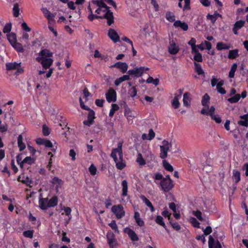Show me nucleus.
<instances>
[{"instance_id":"nucleus-1","label":"nucleus","mask_w":248,"mask_h":248,"mask_svg":"<svg viewBox=\"0 0 248 248\" xmlns=\"http://www.w3.org/2000/svg\"><path fill=\"white\" fill-rule=\"evenodd\" d=\"M122 146L123 143L119 142L117 148L113 149L110 155L116 163L117 169L120 170H123L126 166L125 162L123 161Z\"/></svg>"},{"instance_id":"nucleus-2","label":"nucleus","mask_w":248,"mask_h":248,"mask_svg":"<svg viewBox=\"0 0 248 248\" xmlns=\"http://www.w3.org/2000/svg\"><path fill=\"white\" fill-rule=\"evenodd\" d=\"M6 69L7 71L16 70L15 74L19 75L24 72L23 69L21 67V62H7L5 64Z\"/></svg>"},{"instance_id":"nucleus-3","label":"nucleus","mask_w":248,"mask_h":248,"mask_svg":"<svg viewBox=\"0 0 248 248\" xmlns=\"http://www.w3.org/2000/svg\"><path fill=\"white\" fill-rule=\"evenodd\" d=\"M162 145L160 146V157L162 159H165L168 156V151L171 147V144L166 140H164L162 141Z\"/></svg>"},{"instance_id":"nucleus-4","label":"nucleus","mask_w":248,"mask_h":248,"mask_svg":"<svg viewBox=\"0 0 248 248\" xmlns=\"http://www.w3.org/2000/svg\"><path fill=\"white\" fill-rule=\"evenodd\" d=\"M161 189L165 193L170 192L174 186L173 181H168L164 179L160 182Z\"/></svg>"},{"instance_id":"nucleus-5","label":"nucleus","mask_w":248,"mask_h":248,"mask_svg":"<svg viewBox=\"0 0 248 248\" xmlns=\"http://www.w3.org/2000/svg\"><path fill=\"white\" fill-rule=\"evenodd\" d=\"M148 67L144 66H141L140 67H135L133 69L129 70L127 73L129 75H134L135 77L138 78L142 76L144 72L146 71L149 70Z\"/></svg>"},{"instance_id":"nucleus-6","label":"nucleus","mask_w":248,"mask_h":248,"mask_svg":"<svg viewBox=\"0 0 248 248\" xmlns=\"http://www.w3.org/2000/svg\"><path fill=\"white\" fill-rule=\"evenodd\" d=\"M111 211L118 219L122 218L125 215L124 208L121 204L113 206L111 208Z\"/></svg>"},{"instance_id":"nucleus-7","label":"nucleus","mask_w":248,"mask_h":248,"mask_svg":"<svg viewBox=\"0 0 248 248\" xmlns=\"http://www.w3.org/2000/svg\"><path fill=\"white\" fill-rule=\"evenodd\" d=\"M36 60L40 62L45 69H48L52 64L53 62L51 58L37 57Z\"/></svg>"},{"instance_id":"nucleus-8","label":"nucleus","mask_w":248,"mask_h":248,"mask_svg":"<svg viewBox=\"0 0 248 248\" xmlns=\"http://www.w3.org/2000/svg\"><path fill=\"white\" fill-rule=\"evenodd\" d=\"M106 98L108 103L116 102L117 100L116 92L112 88H110L106 93Z\"/></svg>"},{"instance_id":"nucleus-9","label":"nucleus","mask_w":248,"mask_h":248,"mask_svg":"<svg viewBox=\"0 0 248 248\" xmlns=\"http://www.w3.org/2000/svg\"><path fill=\"white\" fill-rule=\"evenodd\" d=\"M88 110H89V113L87 116V120L83 121V124L85 125L90 126L94 122V119L95 118V112L90 108V109H88Z\"/></svg>"},{"instance_id":"nucleus-10","label":"nucleus","mask_w":248,"mask_h":248,"mask_svg":"<svg viewBox=\"0 0 248 248\" xmlns=\"http://www.w3.org/2000/svg\"><path fill=\"white\" fill-rule=\"evenodd\" d=\"M111 67H115L120 70L122 73H125L128 68V65L126 62H118L111 66Z\"/></svg>"},{"instance_id":"nucleus-11","label":"nucleus","mask_w":248,"mask_h":248,"mask_svg":"<svg viewBox=\"0 0 248 248\" xmlns=\"http://www.w3.org/2000/svg\"><path fill=\"white\" fill-rule=\"evenodd\" d=\"M102 19L105 18L107 20V24L110 26L114 23V16L113 13L109 10L106 11V13L101 16Z\"/></svg>"},{"instance_id":"nucleus-12","label":"nucleus","mask_w":248,"mask_h":248,"mask_svg":"<svg viewBox=\"0 0 248 248\" xmlns=\"http://www.w3.org/2000/svg\"><path fill=\"white\" fill-rule=\"evenodd\" d=\"M108 35L114 43H117L120 41V37L115 30L109 29L108 31Z\"/></svg>"},{"instance_id":"nucleus-13","label":"nucleus","mask_w":248,"mask_h":248,"mask_svg":"<svg viewBox=\"0 0 248 248\" xmlns=\"http://www.w3.org/2000/svg\"><path fill=\"white\" fill-rule=\"evenodd\" d=\"M50 183L54 185H56L55 190L57 193L58 192L59 189L61 188L63 184V181L62 179L59 178L58 177L55 176L52 179V180L50 181Z\"/></svg>"},{"instance_id":"nucleus-14","label":"nucleus","mask_w":248,"mask_h":248,"mask_svg":"<svg viewBox=\"0 0 248 248\" xmlns=\"http://www.w3.org/2000/svg\"><path fill=\"white\" fill-rule=\"evenodd\" d=\"M91 3L94 6H96L99 8H105L104 12L108 11L109 8L102 0H92Z\"/></svg>"},{"instance_id":"nucleus-15","label":"nucleus","mask_w":248,"mask_h":248,"mask_svg":"<svg viewBox=\"0 0 248 248\" xmlns=\"http://www.w3.org/2000/svg\"><path fill=\"white\" fill-rule=\"evenodd\" d=\"M208 246L209 248H222L220 243L218 240L215 242L211 235L209 237Z\"/></svg>"},{"instance_id":"nucleus-16","label":"nucleus","mask_w":248,"mask_h":248,"mask_svg":"<svg viewBox=\"0 0 248 248\" xmlns=\"http://www.w3.org/2000/svg\"><path fill=\"white\" fill-rule=\"evenodd\" d=\"M180 48L178 46H176L175 43L172 41L169 46L168 50L169 53L172 55L176 54L179 51Z\"/></svg>"},{"instance_id":"nucleus-17","label":"nucleus","mask_w":248,"mask_h":248,"mask_svg":"<svg viewBox=\"0 0 248 248\" xmlns=\"http://www.w3.org/2000/svg\"><path fill=\"white\" fill-rule=\"evenodd\" d=\"M125 232L128 235V236L133 241H137L139 238L136 232L132 229L126 228Z\"/></svg>"},{"instance_id":"nucleus-18","label":"nucleus","mask_w":248,"mask_h":248,"mask_svg":"<svg viewBox=\"0 0 248 248\" xmlns=\"http://www.w3.org/2000/svg\"><path fill=\"white\" fill-rule=\"evenodd\" d=\"M245 21L242 20H240L236 21L233 26L232 28V31L235 35L238 34V31L240 30L244 25Z\"/></svg>"},{"instance_id":"nucleus-19","label":"nucleus","mask_w":248,"mask_h":248,"mask_svg":"<svg viewBox=\"0 0 248 248\" xmlns=\"http://www.w3.org/2000/svg\"><path fill=\"white\" fill-rule=\"evenodd\" d=\"M218 17H222V15L218 13L217 11H215L213 15L208 14L206 16V18L208 20H211L212 23L214 24Z\"/></svg>"},{"instance_id":"nucleus-20","label":"nucleus","mask_w":248,"mask_h":248,"mask_svg":"<svg viewBox=\"0 0 248 248\" xmlns=\"http://www.w3.org/2000/svg\"><path fill=\"white\" fill-rule=\"evenodd\" d=\"M106 236L108 245H109L110 248H112L113 246V244L115 241L114 233H113V232L109 231L108 232Z\"/></svg>"},{"instance_id":"nucleus-21","label":"nucleus","mask_w":248,"mask_h":248,"mask_svg":"<svg viewBox=\"0 0 248 248\" xmlns=\"http://www.w3.org/2000/svg\"><path fill=\"white\" fill-rule=\"evenodd\" d=\"M35 159L31 156L26 157L20 163V167L22 168L24 164L32 165L35 163Z\"/></svg>"},{"instance_id":"nucleus-22","label":"nucleus","mask_w":248,"mask_h":248,"mask_svg":"<svg viewBox=\"0 0 248 248\" xmlns=\"http://www.w3.org/2000/svg\"><path fill=\"white\" fill-rule=\"evenodd\" d=\"M173 26L175 27H180L184 31L188 29V25L186 22H182L180 20H176L174 22Z\"/></svg>"},{"instance_id":"nucleus-23","label":"nucleus","mask_w":248,"mask_h":248,"mask_svg":"<svg viewBox=\"0 0 248 248\" xmlns=\"http://www.w3.org/2000/svg\"><path fill=\"white\" fill-rule=\"evenodd\" d=\"M47 202H48V198H40L39 200V205L40 208L43 210H46L48 207V204H47Z\"/></svg>"},{"instance_id":"nucleus-24","label":"nucleus","mask_w":248,"mask_h":248,"mask_svg":"<svg viewBox=\"0 0 248 248\" xmlns=\"http://www.w3.org/2000/svg\"><path fill=\"white\" fill-rule=\"evenodd\" d=\"M52 55L53 53L49 50L44 49L40 52L38 57L50 58V57H52Z\"/></svg>"},{"instance_id":"nucleus-25","label":"nucleus","mask_w":248,"mask_h":248,"mask_svg":"<svg viewBox=\"0 0 248 248\" xmlns=\"http://www.w3.org/2000/svg\"><path fill=\"white\" fill-rule=\"evenodd\" d=\"M141 200L144 202V203L150 208L151 211L153 212L155 211V209L153 205L151 202L147 199L144 195H141L140 197Z\"/></svg>"},{"instance_id":"nucleus-26","label":"nucleus","mask_w":248,"mask_h":248,"mask_svg":"<svg viewBox=\"0 0 248 248\" xmlns=\"http://www.w3.org/2000/svg\"><path fill=\"white\" fill-rule=\"evenodd\" d=\"M154 179L155 180L160 181H162L165 179L168 181H173L169 175H167L165 177H164L163 175L159 172H157L155 174Z\"/></svg>"},{"instance_id":"nucleus-27","label":"nucleus","mask_w":248,"mask_h":248,"mask_svg":"<svg viewBox=\"0 0 248 248\" xmlns=\"http://www.w3.org/2000/svg\"><path fill=\"white\" fill-rule=\"evenodd\" d=\"M58 198L57 196H53L49 200H48V207H54L58 204Z\"/></svg>"},{"instance_id":"nucleus-28","label":"nucleus","mask_w":248,"mask_h":248,"mask_svg":"<svg viewBox=\"0 0 248 248\" xmlns=\"http://www.w3.org/2000/svg\"><path fill=\"white\" fill-rule=\"evenodd\" d=\"M240 118L242 120L238 121V124L242 126L246 127L248 126V114H246L240 116Z\"/></svg>"},{"instance_id":"nucleus-29","label":"nucleus","mask_w":248,"mask_h":248,"mask_svg":"<svg viewBox=\"0 0 248 248\" xmlns=\"http://www.w3.org/2000/svg\"><path fill=\"white\" fill-rule=\"evenodd\" d=\"M17 181L20 182H22L23 184H25L27 186L31 187V185L32 183V181L28 177L25 178L24 176L22 178L19 176L17 178Z\"/></svg>"},{"instance_id":"nucleus-30","label":"nucleus","mask_w":248,"mask_h":248,"mask_svg":"<svg viewBox=\"0 0 248 248\" xmlns=\"http://www.w3.org/2000/svg\"><path fill=\"white\" fill-rule=\"evenodd\" d=\"M122 196L125 197L127 195L128 183L126 180H124L122 182Z\"/></svg>"},{"instance_id":"nucleus-31","label":"nucleus","mask_w":248,"mask_h":248,"mask_svg":"<svg viewBox=\"0 0 248 248\" xmlns=\"http://www.w3.org/2000/svg\"><path fill=\"white\" fill-rule=\"evenodd\" d=\"M231 47L230 45L225 44L223 42H218L217 44L216 48L218 50L229 49Z\"/></svg>"},{"instance_id":"nucleus-32","label":"nucleus","mask_w":248,"mask_h":248,"mask_svg":"<svg viewBox=\"0 0 248 248\" xmlns=\"http://www.w3.org/2000/svg\"><path fill=\"white\" fill-rule=\"evenodd\" d=\"M17 144L20 151H22L26 148L25 144L23 142V137L19 135L17 138Z\"/></svg>"},{"instance_id":"nucleus-33","label":"nucleus","mask_w":248,"mask_h":248,"mask_svg":"<svg viewBox=\"0 0 248 248\" xmlns=\"http://www.w3.org/2000/svg\"><path fill=\"white\" fill-rule=\"evenodd\" d=\"M155 221L157 224L162 226L166 231H168L166 225L163 221L162 217L159 215L157 216L155 219Z\"/></svg>"},{"instance_id":"nucleus-34","label":"nucleus","mask_w":248,"mask_h":248,"mask_svg":"<svg viewBox=\"0 0 248 248\" xmlns=\"http://www.w3.org/2000/svg\"><path fill=\"white\" fill-rule=\"evenodd\" d=\"M239 56L238 50L237 49L231 50L229 51L228 58L229 59H234Z\"/></svg>"},{"instance_id":"nucleus-35","label":"nucleus","mask_w":248,"mask_h":248,"mask_svg":"<svg viewBox=\"0 0 248 248\" xmlns=\"http://www.w3.org/2000/svg\"><path fill=\"white\" fill-rule=\"evenodd\" d=\"M189 95L190 93L187 92L185 93L183 95L184 105L186 107L190 106V98Z\"/></svg>"},{"instance_id":"nucleus-36","label":"nucleus","mask_w":248,"mask_h":248,"mask_svg":"<svg viewBox=\"0 0 248 248\" xmlns=\"http://www.w3.org/2000/svg\"><path fill=\"white\" fill-rule=\"evenodd\" d=\"M165 17L169 22H173L175 21V16L174 14L170 11L166 12Z\"/></svg>"},{"instance_id":"nucleus-37","label":"nucleus","mask_w":248,"mask_h":248,"mask_svg":"<svg viewBox=\"0 0 248 248\" xmlns=\"http://www.w3.org/2000/svg\"><path fill=\"white\" fill-rule=\"evenodd\" d=\"M232 178L234 180L235 183H238L241 179L240 171L235 170H233Z\"/></svg>"},{"instance_id":"nucleus-38","label":"nucleus","mask_w":248,"mask_h":248,"mask_svg":"<svg viewBox=\"0 0 248 248\" xmlns=\"http://www.w3.org/2000/svg\"><path fill=\"white\" fill-rule=\"evenodd\" d=\"M210 96L208 95L207 93H205L202 97V106L204 107H207L209 108L208 103L210 100Z\"/></svg>"},{"instance_id":"nucleus-39","label":"nucleus","mask_w":248,"mask_h":248,"mask_svg":"<svg viewBox=\"0 0 248 248\" xmlns=\"http://www.w3.org/2000/svg\"><path fill=\"white\" fill-rule=\"evenodd\" d=\"M195 72L199 75H201L204 74V72L200 64L194 62Z\"/></svg>"},{"instance_id":"nucleus-40","label":"nucleus","mask_w":248,"mask_h":248,"mask_svg":"<svg viewBox=\"0 0 248 248\" xmlns=\"http://www.w3.org/2000/svg\"><path fill=\"white\" fill-rule=\"evenodd\" d=\"M119 109V107L117 104H112L111 105V108L109 112V116L112 117L114 115L115 111L118 110Z\"/></svg>"},{"instance_id":"nucleus-41","label":"nucleus","mask_w":248,"mask_h":248,"mask_svg":"<svg viewBox=\"0 0 248 248\" xmlns=\"http://www.w3.org/2000/svg\"><path fill=\"white\" fill-rule=\"evenodd\" d=\"M241 98L240 94H235L233 96L228 99V101L231 103H235L239 101Z\"/></svg>"},{"instance_id":"nucleus-42","label":"nucleus","mask_w":248,"mask_h":248,"mask_svg":"<svg viewBox=\"0 0 248 248\" xmlns=\"http://www.w3.org/2000/svg\"><path fill=\"white\" fill-rule=\"evenodd\" d=\"M13 11L14 16L15 17H17L19 15V7L17 3H16L14 4Z\"/></svg>"},{"instance_id":"nucleus-43","label":"nucleus","mask_w":248,"mask_h":248,"mask_svg":"<svg viewBox=\"0 0 248 248\" xmlns=\"http://www.w3.org/2000/svg\"><path fill=\"white\" fill-rule=\"evenodd\" d=\"M136 162L140 166H143L146 164L145 160L140 153L138 154Z\"/></svg>"},{"instance_id":"nucleus-44","label":"nucleus","mask_w":248,"mask_h":248,"mask_svg":"<svg viewBox=\"0 0 248 248\" xmlns=\"http://www.w3.org/2000/svg\"><path fill=\"white\" fill-rule=\"evenodd\" d=\"M147 83H153L155 86H157L159 83V80L158 78L154 79L153 77L149 76L146 80Z\"/></svg>"},{"instance_id":"nucleus-45","label":"nucleus","mask_w":248,"mask_h":248,"mask_svg":"<svg viewBox=\"0 0 248 248\" xmlns=\"http://www.w3.org/2000/svg\"><path fill=\"white\" fill-rule=\"evenodd\" d=\"M163 165L165 169L169 171L172 172L173 170V167L167 161H163Z\"/></svg>"},{"instance_id":"nucleus-46","label":"nucleus","mask_w":248,"mask_h":248,"mask_svg":"<svg viewBox=\"0 0 248 248\" xmlns=\"http://www.w3.org/2000/svg\"><path fill=\"white\" fill-rule=\"evenodd\" d=\"M192 214L194 216H195L199 220L202 221H204V219L202 217V213L199 210L193 211Z\"/></svg>"},{"instance_id":"nucleus-47","label":"nucleus","mask_w":248,"mask_h":248,"mask_svg":"<svg viewBox=\"0 0 248 248\" xmlns=\"http://www.w3.org/2000/svg\"><path fill=\"white\" fill-rule=\"evenodd\" d=\"M128 94L132 97H134L137 95V90L136 87L133 86L131 88L128 92Z\"/></svg>"},{"instance_id":"nucleus-48","label":"nucleus","mask_w":248,"mask_h":248,"mask_svg":"<svg viewBox=\"0 0 248 248\" xmlns=\"http://www.w3.org/2000/svg\"><path fill=\"white\" fill-rule=\"evenodd\" d=\"M34 231L33 230H28L23 232V235L24 237L29 238H32L33 236Z\"/></svg>"},{"instance_id":"nucleus-49","label":"nucleus","mask_w":248,"mask_h":248,"mask_svg":"<svg viewBox=\"0 0 248 248\" xmlns=\"http://www.w3.org/2000/svg\"><path fill=\"white\" fill-rule=\"evenodd\" d=\"M170 223L171 227L176 231H179L181 229V226L178 222H173L172 219L170 221Z\"/></svg>"},{"instance_id":"nucleus-50","label":"nucleus","mask_w":248,"mask_h":248,"mask_svg":"<svg viewBox=\"0 0 248 248\" xmlns=\"http://www.w3.org/2000/svg\"><path fill=\"white\" fill-rule=\"evenodd\" d=\"M172 106L175 108H177L179 107L180 103L178 100V98L177 96H175L174 99H173L172 102Z\"/></svg>"},{"instance_id":"nucleus-51","label":"nucleus","mask_w":248,"mask_h":248,"mask_svg":"<svg viewBox=\"0 0 248 248\" xmlns=\"http://www.w3.org/2000/svg\"><path fill=\"white\" fill-rule=\"evenodd\" d=\"M194 60L197 62H202L203 60L202 55L200 52L194 54Z\"/></svg>"},{"instance_id":"nucleus-52","label":"nucleus","mask_w":248,"mask_h":248,"mask_svg":"<svg viewBox=\"0 0 248 248\" xmlns=\"http://www.w3.org/2000/svg\"><path fill=\"white\" fill-rule=\"evenodd\" d=\"M7 39L11 44L16 43V36L14 33H11L7 35Z\"/></svg>"},{"instance_id":"nucleus-53","label":"nucleus","mask_w":248,"mask_h":248,"mask_svg":"<svg viewBox=\"0 0 248 248\" xmlns=\"http://www.w3.org/2000/svg\"><path fill=\"white\" fill-rule=\"evenodd\" d=\"M108 225L115 232H118V227L115 220H112Z\"/></svg>"},{"instance_id":"nucleus-54","label":"nucleus","mask_w":248,"mask_h":248,"mask_svg":"<svg viewBox=\"0 0 248 248\" xmlns=\"http://www.w3.org/2000/svg\"><path fill=\"white\" fill-rule=\"evenodd\" d=\"M89 171L92 175H94L97 171L96 167L92 164L89 168Z\"/></svg>"},{"instance_id":"nucleus-55","label":"nucleus","mask_w":248,"mask_h":248,"mask_svg":"<svg viewBox=\"0 0 248 248\" xmlns=\"http://www.w3.org/2000/svg\"><path fill=\"white\" fill-rule=\"evenodd\" d=\"M62 210L64 211L65 213V215L68 216L69 217V219H71L72 218V216L71 215V209L69 207H65L64 206Z\"/></svg>"},{"instance_id":"nucleus-56","label":"nucleus","mask_w":248,"mask_h":248,"mask_svg":"<svg viewBox=\"0 0 248 248\" xmlns=\"http://www.w3.org/2000/svg\"><path fill=\"white\" fill-rule=\"evenodd\" d=\"M42 11L44 15L48 19H49L51 17V13L47 9V8H45L42 9Z\"/></svg>"},{"instance_id":"nucleus-57","label":"nucleus","mask_w":248,"mask_h":248,"mask_svg":"<svg viewBox=\"0 0 248 248\" xmlns=\"http://www.w3.org/2000/svg\"><path fill=\"white\" fill-rule=\"evenodd\" d=\"M12 29V25L11 23H7L3 29V32L4 33H9L10 32Z\"/></svg>"},{"instance_id":"nucleus-58","label":"nucleus","mask_w":248,"mask_h":248,"mask_svg":"<svg viewBox=\"0 0 248 248\" xmlns=\"http://www.w3.org/2000/svg\"><path fill=\"white\" fill-rule=\"evenodd\" d=\"M42 132L44 136H47L50 134L49 128L46 124H44L43 125Z\"/></svg>"},{"instance_id":"nucleus-59","label":"nucleus","mask_w":248,"mask_h":248,"mask_svg":"<svg viewBox=\"0 0 248 248\" xmlns=\"http://www.w3.org/2000/svg\"><path fill=\"white\" fill-rule=\"evenodd\" d=\"M162 215L165 217H168L169 221L172 219V217H171V214L169 213V211L167 210H164L162 213Z\"/></svg>"},{"instance_id":"nucleus-60","label":"nucleus","mask_w":248,"mask_h":248,"mask_svg":"<svg viewBox=\"0 0 248 248\" xmlns=\"http://www.w3.org/2000/svg\"><path fill=\"white\" fill-rule=\"evenodd\" d=\"M212 120H214L217 123L220 124L221 122V117L218 115H213L211 116Z\"/></svg>"},{"instance_id":"nucleus-61","label":"nucleus","mask_w":248,"mask_h":248,"mask_svg":"<svg viewBox=\"0 0 248 248\" xmlns=\"http://www.w3.org/2000/svg\"><path fill=\"white\" fill-rule=\"evenodd\" d=\"M88 18L90 21H92L94 19H102V17L101 16L95 15L93 13H91L88 16Z\"/></svg>"},{"instance_id":"nucleus-62","label":"nucleus","mask_w":248,"mask_h":248,"mask_svg":"<svg viewBox=\"0 0 248 248\" xmlns=\"http://www.w3.org/2000/svg\"><path fill=\"white\" fill-rule=\"evenodd\" d=\"M62 242H67V243H69L70 242V238L66 236V232H62Z\"/></svg>"},{"instance_id":"nucleus-63","label":"nucleus","mask_w":248,"mask_h":248,"mask_svg":"<svg viewBox=\"0 0 248 248\" xmlns=\"http://www.w3.org/2000/svg\"><path fill=\"white\" fill-rule=\"evenodd\" d=\"M155 136V133L152 129H150L149 131V134L148 135V140H152Z\"/></svg>"},{"instance_id":"nucleus-64","label":"nucleus","mask_w":248,"mask_h":248,"mask_svg":"<svg viewBox=\"0 0 248 248\" xmlns=\"http://www.w3.org/2000/svg\"><path fill=\"white\" fill-rule=\"evenodd\" d=\"M203 232H204V234L205 235H207L210 234L212 232V229L210 226H207L205 229H203Z\"/></svg>"}]
</instances>
